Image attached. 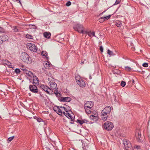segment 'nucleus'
I'll list each match as a JSON object with an SVG mask.
<instances>
[{
    "mask_svg": "<svg viewBox=\"0 0 150 150\" xmlns=\"http://www.w3.org/2000/svg\"><path fill=\"white\" fill-rule=\"evenodd\" d=\"M8 141H9V138H8Z\"/></svg>",
    "mask_w": 150,
    "mask_h": 150,
    "instance_id": "nucleus-55",
    "label": "nucleus"
},
{
    "mask_svg": "<svg viewBox=\"0 0 150 150\" xmlns=\"http://www.w3.org/2000/svg\"><path fill=\"white\" fill-rule=\"evenodd\" d=\"M107 53L110 55L112 56V55H113L114 54L113 52L112 51H110L109 49H108V52Z\"/></svg>",
    "mask_w": 150,
    "mask_h": 150,
    "instance_id": "nucleus-28",
    "label": "nucleus"
},
{
    "mask_svg": "<svg viewBox=\"0 0 150 150\" xmlns=\"http://www.w3.org/2000/svg\"><path fill=\"white\" fill-rule=\"evenodd\" d=\"M93 103L91 101H87L84 105V107H92L93 106Z\"/></svg>",
    "mask_w": 150,
    "mask_h": 150,
    "instance_id": "nucleus-14",
    "label": "nucleus"
},
{
    "mask_svg": "<svg viewBox=\"0 0 150 150\" xmlns=\"http://www.w3.org/2000/svg\"><path fill=\"white\" fill-rule=\"evenodd\" d=\"M14 136L10 137V142L14 138Z\"/></svg>",
    "mask_w": 150,
    "mask_h": 150,
    "instance_id": "nucleus-46",
    "label": "nucleus"
},
{
    "mask_svg": "<svg viewBox=\"0 0 150 150\" xmlns=\"http://www.w3.org/2000/svg\"><path fill=\"white\" fill-rule=\"evenodd\" d=\"M4 41L2 40H1V42H1V43H2Z\"/></svg>",
    "mask_w": 150,
    "mask_h": 150,
    "instance_id": "nucleus-57",
    "label": "nucleus"
},
{
    "mask_svg": "<svg viewBox=\"0 0 150 150\" xmlns=\"http://www.w3.org/2000/svg\"><path fill=\"white\" fill-rule=\"evenodd\" d=\"M90 118L91 120L95 122L98 120V115L97 114H94V115H91Z\"/></svg>",
    "mask_w": 150,
    "mask_h": 150,
    "instance_id": "nucleus-11",
    "label": "nucleus"
},
{
    "mask_svg": "<svg viewBox=\"0 0 150 150\" xmlns=\"http://www.w3.org/2000/svg\"><path fill=\"white\" fill-rule=\"evenodd\" d=\"M26 46L27 47L28 49L34 52H37L38 49L37 46L33 43H28L26 45Z\"/></svg>",
    "mask_w": 150,
    "mask_h": 150,
    "instance_id": "nucleus-4",
    "label": "nucleus"
},
{
    "mask_svg": "<svg viewBox=\"0 0 150 150\" xmlns=\"http://www.w3.org/2000/svg\"><path fill=\"white\" fill-rule=\"evenodd\" d=\"M50 86L51 89V91H53L54 89L57 90V84L54 82H50Z\"/></svg>",
    "mask_w": 150,
    "mask_h": 150,
    "instance_id": "nucleus-9",
    "label": "nucleus"
},
{
    "mask_svg": "<svg viewBox=\"0 0 150 150\" xmlns=\"http://www.w3.org/2000/svg\"><path fill=\"white\" fill-rule=\"evenodd\" d=\"M54 93L55 94L56 96L57 97H60L61 95V94L60 93L58 92L57 91L56 92H55Z\"/></svg>",
    "mask_w": 150,
    "mask_h": 150,
    "instance_id": "nucleus-36",
    "label": "nucleus"
},
{
    "mask_svg": "<svg viewBox=\"0 0 150 150\" xmlns=\"http://www.w3.org/2000/svg\"><path fill=\"white\" fill-rule=\"evenodd\" d=\"M106 11V10H105V11H103L102 13H101L99 15V16H101V15H102L103 13H104L105 11Z\"/></svg>",
    "mask_w": 150,
    "mask_h": 150,
    "instance_id": "nucleus-50",
    "label": "nucleus"
},
{
    "mask_svg": "<svg viewBox=\"0 0 150 150\" xmlns=\"http://www.w3.org/2000/svg\"><path fill=\"white\" fill-rule=\"evenodd\" d=\"M4 30L2 28L0 27V33H4Z\"/></svg>",
    "mask_w": 150,
    "mask_h": 150,
    "instance_id": "nucleus-41",
    "label": "nucleus"
},
{
    "mask_svg": "<svg viewBox=\"0 0 150 150\" xmlns=\"http://www.w3.org/2000/svg\"><path fill=\"white\" fill-rule=\"evenodd\" d=\"M44 36L45 38H49L51 35V34L50 33L45 32L44 33Z\"/></svg>",
    "mask_w": 150,
    "mask_h": 150,
    "instance_id": "nucleus-21",
    "label": "nucleus"
},
{
    "mask_svg": "<svg viewBox=\"0 0 150 150\" xmlns=\"http://www.w3.org/2000/svg\"><path fill=\"white\" fill-rule=\"evenodd\" d=\"M77 83L81 87H84L86 86L84 81L82 79L80 80Z\"/></svg>",
    "mask_w": 150,
    "mask_h": 150,
    "instance_id": "nucleus-12",
    "label": "nucleus"
},
{
    "mask_svg": "<svg viewBox=\"0 0 150 150\" xmlns=\"http://www.w3.org/2000/svg\"><path fill=\"white\" fill-rule=\"evenodd\" d=\"M73 28L76 31L80 33L83 34L85 32H86L84 30L83 25L81 24L77 23L74 26Z\"/></svg>",
    "mask_w": 150,
    "mask_h": 150,
    "instance_id": "nucleus-2",
    "label": "nucleus"
},
{
    "mask_svg": "<svg viewBox=\"0 0 150 150\" xmlns=\"http://www.w3.org/2000/svg\"><path fill=\"white\" fill-rule=\"evenodd\" d=\"M132 82L133 83H135V81H134V79L132 80Z\"/></svg>",
    "mask_w": 150,
    "mask_h": 150,
    "instance_id": "nucleus-52",
    "label": "nucleus"
},
{
    "mask_svg": "<svg viewBox=\"0 0 150 150\" xmlns=\"http://www.w3.org/2000/svg\"><path fill=\"white\" fill-rule=\"evenodd\" d=\"M83 63H84V62H81V64H83Z\"/></svg>",
    "mask_w": 150,
    "mask_h": 150,
    "instance_id": "nucleus-54",
    "label": "nucleus"
},
{
    "mask_svg": "<svg viewBox=\"0 0 150 150\" xmlns=\"http://www.w3.org/2000/svg\"><path fill=\"white\" fill-rule=\"evenodd\" d=\"M13 30L14 32H17L18 31V30L16 27H14Z\"/></svg>",
    "mask_w": 150,
    "mask_h": 150,
    "instance_id": "nucleus-40",
    "label": "nucleus"
},
{
    "mask_svg": "<svg viewBox=\"0 0 150 150\" xmlns=\"http://www.w3.org/2000/svg\"><path fill=\"white\" fill-rule=\"evenodd\" d=\"M77 122L79 123L81 125H82L83 124V120L78 119L77 121Z\"/></svg>",
    "mask_w": 150,
    "mask_h": 150,
    "instance_id": "nucleus-33",
    "label": "nucleus"
},
{
    "mask_svg": "<svg viewBox=\"0 0 150 150\" xmlns=\"http://www.w3.org/2000/svg\"><path fill=\"white\" fill-rule=\"evenodd\" d=\"M103 47L102 46H100V50L101 52H103Z\"/></svg>",
    "mask_w": 150,
    "mask_h": 150,
    "instance_id": "nucleus-43",
    "label": "nucleus"
},
{
    "mask_svg": "<svg viewBox=\"0 0 150 150\" xmlns=\"http://www.w3.org/2000/svg\"><path fill=\"white\" fill-rule=\"evenodd\" d=\"M29 88L30 91L33 93H38V89L37 87L34 85H30L29 86Z\"/></svg>",
    "mask_w": 150,
    "mask_h": 150,
    "instance_id": "nucleus-7",
    "label": "nucleus"
},
{
    "mask_svg": "<svg viewBox=\"0 0 150 150\" xmlns=\"http://www.w3.org/2000/svg\"><path fill=\"white\" fill-rule=\"evenodd\" d=\"M60 107L61 110H62V111H64V112L65 111L66 112H71V113H72L71 110H69V109H67L64 107L61 106Z\"/></svg>",
    "mask_w": 150,
    "mask_h": 150,
    "instance_id": "nucleus-23",
    "label": "nucleus"
},
{
    "mask_svg": "<svg viewBox=\"0 0 150 150\" xmlns=\"http://www.w3.org/2000/svg\"><path fill=\"white\" fill-rule=\"evenodd\" d=\"M57 109L58 110L57 114L60 115H62V113H63V112L64 111H62L61 108L60 109L59 106H57Z\"/></svg>",
    "mask_w": 150,
    "mask_h": 150,
    "instance_id": "nucleus-18",
    "label": "nucleus"
},
{
    "mask_svg": "<svg viewBox=\"0 0 150 150\" xmlns=\"http://www.w3.org/2000/svg\"><path fill=\"white\" fill-rule=\"evenodd\" d=\"M75 78L77 83H78V82H79L80 80L82 79L79 76H76Z\"/></svg>",
    "mask_w": 150,
    "mask_h": 150,
    "instance_id": "nucleus-29",
    "label": "nucleus"
},
{
    "mask_svg": "<svg viewBox=\"0 0 150 150\" xmlns=\"http://www.w3.org/2000/svg\"><path fill=\"white\" fill-rule=\"evenodd\" d=\"M63 114L69 119L71 120V121H73L72 120V117L71 115L69 113V112H65L64 111L63 112Z\"/></svg>",
    "mask_w": 150,
    "mask_h": 150,
    "instance_id": "nucleus-15",
    "label": "nucleus"
},
{
    "mask_svg": "<svg viewBox=\"0 0 150 150\" xmlns=\"http://www.w3.org/2000/svg\"><path fill=\"white\" fill-rule=\"evenodd\" d=\"M53 110L56 113H57L58 110L57 109V106L56 107H54L53 108Z\"/></svg>",
    "mask_w": 150,
    "mask_h": 150,
    "instance_id": "nucleus-44",
    "label": "nucleus"
},
{
    "mask_svg": "<svg viewBox=\"0 0 150 150\" xmlns=\"http://www.w3.org/2000/svg\"><path fill=\"white\" fill-rule=\"evenodd\" d=\"M92 107H84L85 111L86 113L88 114H90L91 112V109Z\"/></svg>",
    "mask_w": 150,
    "mask_h": 150,
    "instance_id": "nucleus-20",
    "label": "nucleus"
},
{
    "mask_svg": "<svg viewBox=\"0 0 150 150\" xmlns=\"http://www.w3.org/2000/svg\"><path fill=\"white\" fill-rule=\"evenodd\" d=\"M121 0H116L115 1V3L113 4V5H116L118 4H119L120 1Z\"/></svg>",
    "mask_w": 150,
    "mask_h": 150,
    "instance_id": "nucleus-32",
    "label": "nucleus"
},
{
    "mask_svg": "<svg viewBox=\"0 0 150 150\" xmlns=\"http://www.w3.org/2000/svg\"><path fill=\"white\" fill-rule=\"evenodd\" d=\"M71 100V98L69 97H62L61 98L60 101L61 102H69Z\"/></svg>",
    "mask_w": 150,
    "mask_h": 150,
    "instance_id": "nucleus-13",
    "label": "nucleus"
},
{
    "mask_svg": "<svg viewBox=\"0 0 150 150\" xmlns=\"http://www.w3.org/2000/svg\"><path fill=\"white\" fill-rule=\"evenodd\" d=\"M100 43H101V42H99V44H100Z\"/></svg>",
    "mask_w": 150,
    "mask_h": 150,
    "instance_id": "nucleus-58",
    "label": "nucleus"
},
{
    "mask_svg": "<svg viewBox=\"0 0 150 150\" xmlns=\"http://www.w3.org/2000/svg\"><path fill=\"white\" fill-rule=\"evenodd\" d=\"M140 146H136V148L137 149H139L140 148Z\"/></svg>",
    "mask_w": 150,
    "mask_h": 150,
    "instance_id": "nucleus-51",
    "label": "nucleus"
},
{
    "mask_svg": "<svg viewBox=\"0 0 150 150\" xmlns=\"http://www.w3.org/2000/svg\"><path fill=\"white\" fill-rule=\"evenodd\" d=\"M138 138H139V137H141V133H140L139 132H138Z\"/></svg>",
    "mask_w": 150,
    "mask_h": 150,
    "instance_id": "nucleus-49",
    "label": "nucleus"
},
{
    "mask_svg": "<svg viewBox=\"0 0 150 150\" xmlns=\"http://www.w3.org/2000/svg\"><path fill=\"white\" fill-rule=\"evenodd\" d=\"M82 120H83V123H87L88 122V121H87L86 120H85V119Z\"/></svg>",
    "mask_w": 150,
    "mask_h": 150,
    "instance_id": "nucleus-45",
    "label": "nucleus"
},
{
    "mask_svg": "<svg viewBox=\"0 0 150 150\" xmlns=\"http://www.w3.org/2000/svg\"><path fill=\"white\" fill-rule=\"evenodd\" d=\"M125 150H129V149H127Z\"/></svg>",
    "mask_w": 150,
    "mask_h": 150,
    "instance_id": "nucleus-60",
    "label": "nucleus"
},
{
    "mask_svg": "<svg viewBox=\"0 0 150 150\" xmlns=\"http://www.w3.org/2000/svg\"><path fill=\"white\" fill-rule=\"evenodd\" d=\"M35 119L37 120V121L39 122H41L42 120V119L41 118H38L37 117H36Z\"/></svg>",
    "mask_w": 150,
    "mask_h": 150,
    "instance_id": "nucleus-35",
    "label": "nucleus"
},
{
    "mask_svg": "<svg viewBox=\"0 0 150 150\" xmlns=\"http://www.w3.org/2000/svg\"><path fill=\"white\" fill-rule=\"evenodd\" d=\"M22 68H21V69L22 70H23V71H24V72L25 71H26V70H26V69L25 68V67H24V66H23V65H22Z\"/></svg>",
    "mask_w": 150,
    "mask_h": 150,
    "instance_id": "nucleus-42",
    "label": "nucleus"
},
{
    "mask_svg": "<svg viewBox=\"0 0 150 150\" xmlns=\"http://www.w3.org/2000/svg\"><path fill=\"white\" fill-rule=\"evenodd\" d=\"M111 16V15H110L108 16H105V17H103V19L104 20V21H105L106 20H108L109 19Z\"/></svg>",
    "mask_w": 150,
    "mask_h": 150,
    "instance_id": "nucleus-26",
    "label": "nucleus"
},
{
    "mask_svg": "<svg viewBox=\"0 0 150 150\" xmlns=\"http://www.w3.org/2000/svg\"><path fill=\"white\" fill-rule=\"evenodd\" d=\"M89 35L91 37V35L93 36L94 37H96V36L95 35V33L94 32H93L92 33H91L90 34H89Z\"/></svg>",
    "mask_w": 150,
    "mask_h": 150,
    "instance_id": "nucleus-37",
    "label": "nucleus"
},
{
    "mask_svg": "<svg viewBox=\"0 0 150 150\" xmlns=\"http://www.w3.org/2000/svg\"><path fill=\"white\" fill-rule=\"evenodd\" d=\"M33 77V83H35L36 84L38 83L39 80L38 78L35 76H34V75L32 76Z\"/></svg>",
    "mask_w": 150,
    "mask_h": 150,
    "instance_id": "nucleus-16",
    "label": "nucleus"
},
{
    "mask_svg": "<svg viewBox=\"0 0 150 150\" xmlns=\"http://www.w3.org/2000/svg\"><path fill=\"white\" fill-rule=\"evenodd\" d=\"M123 142L124 147L125 149H131L132 148L131 144L128 140L124 139Z\"/></svg>",
    "mask_w": 150,
    "mask_h": 150,
    "instance_id": "nucleus-6",
    "label": "nucleus"
},
{
    "mask_svg": "<svg viewBox=\"0 0 150 150\" xmlns=\"http://www.w3.org/2000/svg\"><path fill=\"white\" fill-rule=\"evenodd\" d=\"M41 55L42 56L46 57L48 55V53H47L46 51H42L41 52Z\"/></svg>",
    "mask_w": 150,
    "mask_h": 150,
    "instance_id": "nucleus-27",
    "label": "nucleus"
},
{
    "mask_svg": "<svg viewBox=\"0 0 150 150\" xmlns=\"http://www.w3.org/2000/svg\"><path fill=\"white\" fill-rule=\"evenodd\" d=\"M24 73H25L28 76L32 77L33 76V74L30 71L26 70L24 72Z\"/></svg>",
    "mask_w": 150,
    "mask_h": 150,
    "instance_id": "nucleus-19",
    "label": "nucleus"
},
{
    "mask_svg": "<svg viewBox=\"0 0 150 150\" xmlns=\"http://www.w3.org/2000/svg\"><path fill=\"white\" fill-rule=\"evenodd\" d=\"M40 86L41 88L47 93L49 94H51L52 93V91H51V89L46 85H41Z\"/></svg>",
    "mask_w": 150,
    "mask_h": 150,
    "instance_id": "nucleus-5",
    "label": "nucleus"
},
{
    "mask_svg": "<svg viewBox=\"0 0 150 150\" xmlns=\"http://www.w3.org/2000/svg\"><path fill=\"white\" fill-rule=\"evenodd\" d=\"M115 25L118 27H121L122 25V23L120 21H117L115 22Z\"/></svg>",
    "mask_w": 150,
    "mask_h": 150,
    "instance_id": "nucleus-22",
    "label": "nucleus"
},
{
    "mask_svg": "<svg viewBox=\"0 0 150 150\" xmlns=\"http://www.w3.org/2000/svg\"><path fill=\"white\" fill-rule=\"evenodd\" d=\"M111 111V108L110 106L106 107L102 110V112H104V114L106 113L108 115L110 114Z\"/></svg>",
    "mask_w": 150,
    "mask_h": 150,
    "instance_id": "nucleus-8",
    "label": "nucleus"
},
{
    "mask_svg": "<svg viewBox=\"0 0 150 150\" xmlns=\"http://www.w3.org/2000/svg\"><path fill=\"white\" fill-rule=\"evenodd\" d=\"M92 79V78L91 77V76H90V79Z\"/></svg>",
    "mask_w": 150,
    "mask_h": 150,
    "instance_id": "nucleus-56",
    "label": "nucleus"
},
{
    "mask_svg": "<svg viewBox=\"0 0 150 150\" xmlns=\"http://www.w3.org/2000/svg\"><path fill=\"white\" fill-rule=\"evenodd\" d=\"M71 4V2L70 1H68L66 4V5L67 6H70Z\"/></svg>",
    "mask_w": 150,
    "mask_h": 150,
    "instance_id": "nucleus-39",
    "label": "nucleus"
},
{
    "mask_svg": "<svg viewBox=\"0 0 150 150\" xmlns=\"http://www.w3.org/2000/svg\"><path fill=\"white\" fill-rule=\"evenodd\" d=\"M8 66L9 67V65H8Z\"/></svg>",
    "mask_w": 150,
    "mask_h": 150,
    "instance_id": "nucleus-59",
    "label": "nucleus"
},
{
    "mask_svg": "<svg viewBox=\"0 0 150 150\" xmlns=\"http://www.w3.org/2000/svg\"><path fill=\"white\" fill-rule=\"evenodd\" d=\"M10 68H12L13 69H14V67H11V65H10Z\"/></svg>",
    "mask_w": 150,
    "mask_h": 150,
    "instance_id": "nucleus-53",
    "label": "nucleus"
},
{
    "mask_svg": "<svg viewBox=\"0 0 150 150\" xmlns=\"http://www.w3.org/2000/svg\"><path fill=\"white\" fill-rule=\"evenodd\" d=\"M88 147H87L86 146H84L83 147V150H88L87 149Z\"/></svg>",
    "mask_w": 150,
    "mask_h": 150,
    "instance_id": "nucleus-48",
    "label": "nucleus"
},
{
    "mask_svg": "<svg viewBox=\"0 0 150 150\" xmlns=\"http://www.w3.org/2000/svg\"><path fill=\"white\" fill-rule=\"evenodd\" d=\"M6 35H4V37H6Z\"/></svg>",
    "mask_w": 150,
    "mask_h": 150,
    "instance_id": "nucleus-61",
    "label": "nucleus"
},
{
    "mask_svg": "<svg viewBox=\"0 0 150 150\" xmlns=\"http://www.w3.org/2000/svg\"><path fill=\"white\" fill-rule=\"evenodd\" d=\"M148 65V64L147 63H144L142 64V66L145 67H147Z\"/></svg>",
    "mask_w": 150,
    "mask_h": 150,
    "instance_id": "nucleus-38",
    "label": "nucleus"
},
{
    "mask_svg": "<svg viewBox=\"0 0 150 150\" xmlns=\"http://www.w3.org/2000/svg\"><path fill=\"white\" fill-rule=\"evenodd\" d=\"M125 69L126 71H129L131 70V68L129 67L126 66L125 67Z\"/></svg>",
    "mask_w": 150,
    "mask_h": 150,
    "instance_id": "nucleus-30",
    "label": "nucleus"
},
{
    "mask_svg": "<svg viewBox=\"0 0 150 150\" xmlns=\"http://www.w3.org/2000/svg\"><path fill=\"white\" fill-rule=\"evenodd\" d=\"M114 127L113 124L110 122L107 121L103 125L104 129L108 131H110Z\"/></svg>",
    "mask_w": 150,
    "mask_h": 150,
    "instance_id": "nucleus-3",
    "label": "nucleus"
},
{
    "mask_svg": "<svg viewBox=\"0 0 150 150\" xmlns=\"http://www.w3.org/2000/svg\"><path fill=\"white\" fill-rule=\"evenodd\" d=\"M20 58L23 61L27 64H30L32 62L31 59L29 55L25 52H23L21 53Z\"/></svg>",
    "mask_w": 150,
    "mask_h": 150,
    "instance_id": "nucleus-1",
    "label": "nucleus"
},
{
    "mask_svg": "<svg viewBox=\"0 0 150 150\" xmlns=\"http://www.w3.org/2000/svg\"><path fill=\"white\" fill-rule=\"evenodd\" d=\"M109 115L106 113L104 114V112H101V117L102 120L104 121H105L107 120L108 116Z\"/></svg>",
    "mask_w": 150,
    "mask_h": 150,
    "instance_id": "nucleus-10",
    "label": "nucleus"
},
{
    "mask_svg": "<svg viewBox=\"0 0 150 150\" xmlns=\"http://www.w3.org/2000/svg\"><path fill=\"white\" fill-rule=\"evenodd\" d=\"M31 26L33 27L32 28L34 29H36L37 27L36 26L33 25H32Z\"/></svg>",
    "mask_w": 150,
    "mask_h": 150,
    "instance_id": "nucleus-47",
    "label": "nucleus"
},
{
    "mask_svg": "<svg viewBox=\"0 0 150 150\" xmlns=\"http://www.w3.org/2000/svg\"><path fill=\"white\" fill-rule=\"evenodd\" d=\"M99 21L100 23L103 22L105 21L103 17H100L99 19Z\"/></svg>",
    "mask_w": 150,
    "mask_h": 150,
    "instance_id": "nucleus-31",
    "label": "nucleus"
},
{
    "mask_svg": "<svg viewBox=\"0 0 150 150\" xmlns=\"http://www.w3.org/2000/svg\"><path fill=\"white\" fill-rule=\"evenodd\" d=\"M44 68L46 69L50 68V65L49 62H44L43 64Z\"/></svg>",
    "mask_w": 150,
    "mask_h": 150,
    "instance_id": "nucleus-17",
    "label": "nucleus"
},
{
    "mask_svg": "<svg viewBox=\"0 0 150 150\" xmlns=\"http://www.w3.org/2000/svg\"><path fill=\"white\" fill-rule=\"evenodd\" d=\"M26 37L28 39H33V37L31 35L27 34L26 35Z\"/></svg>",
    "mask_w": 150,
    "mask_h": 150,
    "instance_id": "nucleus-25",
    "label": "nucleus"
},
{
    "mask_svg": "<svg viewBox=\"0 0 150 150\" xmlns=\"http://www.w3.org/2000/svg\"><path fill=\"white\" fill-rule=\"evenodd\" d=\"M126 84V83L124 81H122L121 83V86L122 87H124Z\"/></svg>",
    "mask_w": 150,
    "mask_h": 150,
    "instance_id": "nucleus-34",
    "label": "nucleus"
},
{
    "mask_svg": "<svg viewBox=\"0 0 150 150\" xmlns=\"http://www.w3.org/2000/svg\"><path fill=\"white\" fill-rule=\"evenodd\" d=\"M21 71L19 69L16 68V69H15L14 72L17 75H18V74H19L20 73Z\"/></svg>",
    "mask_w": 150,
    "mask_h": 150,
    "instance_id": "nucleus-24",
    "label": "nucleus"
}]
</instances>
